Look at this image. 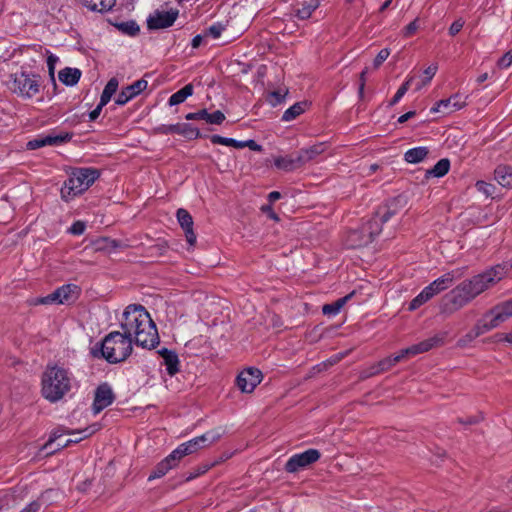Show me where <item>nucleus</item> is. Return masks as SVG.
<instances>
[{"mask_svg": "<svg viewBox=\"0 0 512 512\" xmlns=\"http://www.w3.org/2000/svg\"><path fill=\"white\" fill-rule=\"evenodd\" d=\"M121 328L131 342L143 348L152 349L159 343L157 327L150 314L141 305H129L123 313Z\"/></svg>", "mask_w": 512, "mask_h": 512, "instance_id": "obj_1", "label": "nucleus"}, {"mask_svg": "<svg viewBox=\"0 0 512 512\" xmlns=\"http://www.w3.org/2000/svg\"><path fill=\"white\" fill-rule=\"evenodd\" d=\"M72 373L60 366L47 367L42 376L41 392L45 399L55 403L61 400L72 388Z\"/></svg>", "mask_w": 512, "mask_h": 512, "instance_id": "obj_2", "label": "nucleus"}, {"mask_svg": "<svg viewBox=\"0 0 512 512\" xmlns=\"http://www.w3.org/2000/svg\"><path fill=\"white\" fill-rule=\"evenodd\" d=\"M132 342L129 336L119 331L106 335L99 347V353L109 363H119L126 360L132 352ZM98 350L94 349V356H98Z\"/></svg>", "mask_w": 512, "mask_h": 512, "instance_id": "obj_3", "label": "nucleus"}, {"mask_svg": "<svg viewBox=\"0 0 512 512\" xmlns=\"http://www.w3.org/2000/svg\"><path fill=\"white\" fill-rule=\"evenodd\" d=\"M99 176V171L94 168L74 169L61 188V198L70 201L85 192Z\"/></svg>", "mask_w": 512, "mask_h": 512, "instance_id": "obj_4", "label": "nucleus"}, {"mask_svg": "<svg viewBox=\"0 0 512 512\" xmlns=\"http://www.w3.org/2000/svg\"><path fill=\"white\" fill-rule=\"evenodd\" d=\"M475 298L476 294L469 279L464 280L441 299L439 312L445 316H450Z\"/></svg>", "mask_w": 512, "mask_h": 512, "instance_id": "obj_5", "label": "nucleus"}, {"mask_svg": "<svg viewBox=\"0 0 512 512\" xmlns=\"http://www.w3.org/2000/svg\"><path fill=\"white\" fill-rule=\"evenodd\" d=\"M100 429L98 423H94L79 431L66 430L60 432L55 430L49 437V440L43 445L42 450L47 451V454H52L57 450L65 448L72 443H78L82 439L87 438Z\"/></svg>", "mask_w": 512, "mask_h": 512, "instance_id": "obj_6", "label": "nucleus"}, {"mask_svg": "<svg viewBox=\"0 0 512 512\" xmlns=\"http://www.w3.org/2000/svg\"><path fill=\"white\" fill-rule=\"evenodd\" d=\"M9 89L24 99H31L40 91V76L25 71L10 76Z\"/></svg>", "mask_w": 512, "mask_h": 512, "instance_id": "obj_7", "label": "nucleus"}, {"mask_svg": "<svg viewBox=\"0 0 512 512\" xmlns=\"http://www.w3.org/2000/svg\"><path fill=\"white\" fill-rule=\"evenodd\" d=\"M507 269L503 265H496L485 272L475 275L469 279L476 297L493 287L505 277Z\"/></svg>", "mask_w": 512, "mask_h": 512, "instance_id": "obj_8", "label": "nucleus"}, {"mask_svg": "<svg viewBox=\"0 0 512 512\" xmlns=\"http://www.w3.org/2000/svg\"><path fill=\"white\" fill-rule=\"evenodd\" d=\"M220 437V432L217 430H211L201 436L195 437L185 443L180 444L176 449L173 450V452L180 461L184 456L193 454L199 449L210 446L211 444L218 441Z\"/></svg>", "mask_w": 512, "mask_h": 512, "instance_id": "obj_9", "label": "nucleus"}, {"mask_svg": "<svg viewBox=\"0 0 512 512\" xmlns=\"http://www.w3.org/2000/svg\"><path fill=\"white\" fill-rule=\"evenodd\" d=\"M80 295V288L75 284H66L57 288L51 294L41 297L37 304H69L74 302Z\"/></svg>", "mask_w": 512, "mask_h": 512, "instance_id": "obj_10", "label": "nucleus"}, {"mask_svg": "<svg viewBox=\"0 0 512 512\" xmlns=\"http://www.w3.org/2000/svg\"><path fill=\"white\" fill-rule=\"evenodd\" d=\"M320 457L321 454L317 449H308L302 453L294 454L286 462L285 471L288 473H297L317 462Z\"/></svg>", "mask_w": 512, "mask_h": 512, "instance_id": "obj_11", "label": "nucleus"}, {"mask_svg": "<svg viewBox=\"0 0 512 512\" xmlns=\"http://www.w3.org/2000/svg\"><path fill=\"white\" fill-rule=\"evenodd\" d=\"M446 337V332L436 334L408 348L402 349L400 353L403 355V358L406 359L408 357L427 352L432 348L442 346L445 343Z\"/></svg>", "mask_w": 512, "mask_h": 512, "instance_id": "obj_12", "label": "nucleus"}, {"mask_svg": "<svg viewBox=\"0 0 512 512\" xmlns=\"http://www.w3.org/2000/svg\"><path fill=\"white\" fill-rule=\"evenodd\" d=\"M483 316L489 322L492 329L497 328L501 323L512 317V298L495 305L486 311Z\"/></svg>", "mask_w": 512, "mask_h": 512, "instance_id": "obj_13", "label": "nucleus"}, {"mask_svg": "<svg viewBox=\"0 0 512 512\" xmlns=\"http://www.w3.org/2000/svg\"><path fill=\"white\" fill-rule=\"evenodd\" d=\"M262 380L259 369L248 368L243 370L236 378V385L243 393H251Z\"/></svg>", "mask_w": 512, "mask_h": 512, "instance_id": "obj_14", "label": "nucleus"}, {"mask_svg": "<svg viewBox=\"0 0 512 512\" xmlns=\"http://www.w3.org/2000/svg\"><path fill=\"white\" fill-rule=\"evenodd\" d=\"M178 17V10H156L147 19V26L151 30L164 29L172 26Z\"/></svg>", "mask_w": 512, "mask_h": 512, "instance_id": "obj_15", "label": "nucleus"}, {"mask_svg": "<svg viewBox=\"0 0 512 512\" xmlns=\"http://www.w3.org/2000/svg\"><path fill=\"white\" fill-rule=\"evenodd\" d=\"M156 131L164 135L179 134L186 137L187 139H196L201 136L199 129L188 123H177L170 125L163 124L158 126Z\"/></svg>", "mask_w": 512, "mask_h": 512, "instance_id": "obj_16", "label": "nucleus"}, {"mask_svg": "<svg viewBox=\"0 0 512 512\" xmlns=\"http://www.w3.org/2000/svg\"><path fill=\"white\" fill-rule=\"evenodd\" d=\"M493 330L492 327H490L489 322L486 320L484 316H482L472 327L471 330H469L466 334H464L462 337H460L457 341V347L459 348H466L471 345V343L481 335Z\"/></svg>", "mask_w": 512, "mask_h": 512, "instance_id": "obj_17", "label": "nucleus"}, {"mask_svg": "<svg viewBox=\"0 0 512 512\" xmlns=\"http://www.w3.org/2000/svg\"><path fill=\"white\" fill-rule=\"evenodd\" d=\"M467 97H462L460 94H454L448 99H442L436 102V104L431 108V113L442 112L445 114L452 113L454 111L460 110L466 106Z\"/></svg>", "mask_w": 512, "mask_h": 512, "instance_id": "obj_18", "label": "nucleus"}, {"mask_svg": "<svg viewBox=\"0 0 512 512\" xmlns=\"http://www.w3.org/2000/svg\"><path fill=\"white\" fill-rule=\"evenodd\" d=\"M114 401L112 388L107 383L98 386L95 392L94 402L92 405L93 413L96 415L103 409L111 405Z\"/></svg>", "mask_w": 512, "mask_h": 512, "instance_id": "obj_19", "label": "nucleus"}, {"mask_svg": "<svg viewBox=\"0 0 512 512\" xmlns=\"http://www.w3.org/2000/svg\"><path fill=\"white\" fill-rule=\"evenodd\" d=\"M148 86V82L144 79H139L132 83L131 85L126 86L121 90L116 98V104L125 105L129 100L136 97L142 91H144Z\"/></svg>", "mask_w": 512, "mask_h": 512, "instance_id": "obj_20", "label": "nucleus"}, {"mask_svg": "<svg viewBox=\"0 0 512 512\" xmlns=\"http://www.w3.org/2000/svg\"><path fill=\"white\" fill-rule=\"evenodd\" d=\"M176 216H177V220H178L180 226L182 227V229L185 232V237H186L187 242L191 246H193L196 243V235L193 231L192 216L190 215V213L187 210H185L183 208H180L177 210Z\"/></svg>", "mask_w": 512, "mask_h": 512, "instance_id": "obj_21", "label": "nucleus"}, {"mask_svg": "<svg viewBox=\"0 0 512 512\" xmlns=\"http://www.w3.org/2000/svg\"><path fill=\"white\" fill-rule=\"evenodd\" d=\"M179 459L172 451L165 459L159 462L149 475L148 480L152 481L166 475L171 469L175 468L179 464Z\"/></svg>", "mask_w": 512, "mask_h": 512, "instance_id": "obj_22", "label": "nucleus"}, {"mask_svg": "<svg viewBox=\"0 0 512 512\" xmlns=\"http://www.w3.org/2000/svg\"><path fill=\"white\" fill-rule=\"evenodd\" d=\"M401 208V199L393 198L385 205L380 206L375 212L374 216L382 223H386L391 217L396 215Z\"/></svg>", "mask_w": 512, "mask_h": 512, "instance_id": "obj_23", "label": "nucleus"}, {"mask_svg": "<svg viewBox=\"0 0 512 512\" xmlns=\"http://www.w3.org/2000/svg\"><path fill=\"white\" fill-rule=\"evenodd\" d=\"M70 139V136L68 134L65 135H47V136H40L38 138H35L27 143V148L34 150L38 149L44 146H53V145H59L61 143L66 142Z\"/></svg>", "mask_w": 512, "mask_h": 512, "instance_id": "obj_24", "label": "nucleus"}, {"mask_svg": "<svg viewBox=\"0 0 512 512\" xmlns=\"http://www.w3.org/2000/svg\"><path fill=\"white\" fill-rule=\"evenodd\" d=\"M464 273L465 268H456L435 279L433 283L438 287V291L441 293L451 287L455 280L461 279Z\"/></svg>", "mask_w": 512, "mask_h": 512, "instance_id": "obj_25", "label": "nucleus"}, {"mask_svg": "<svg viewBox=\"0 0 512 512\" xmlns=\"http://www.w3.org/2000/svg\"><path fill=\"white\" fill-rule=\"evenodd\" d=\"M439 293L440 292L438 291V287H436L435 284L431 282L415 298L411 300L409 303V310L414 311L418 309L420 306L428 302Z\"/></svg>", "mask_w": 512, "mask_h": 512, "instance_id": "obj_26", "label": "nucleus"}, {"mask_svg": "<svg viewBox=\"0 0 512 512\" xmlns=\"http://www.w3.org/2000/svg\"><path fill=\"white\" fill-rule=\"evenodd\" d=\"M158 354L162 357L163 364L166 366L167 373L170 376H174L179 372L180 361L174 350L161 348L158 350Z\"/></svg>", "mask_w": 512, "mask_h": 512, "instance_id": "obj_27", "label": "nucleus"}, {"mask_svg": "<svg viewBox=\"0 0 512 512\" xmlns=\"http://www.w3.org/2000/svg\"><path fill=\"white\" fill-rule=\"evenodd\" d=\"M274 165L278 169L284 171H293L295 169L302 167L303 163L301 157L299 156V153L296 152L295 154L276 157L274 159Z\"/></svg>", "mask_w": 512, "mask_h": 512, "instance_id": "obj_28", "label": "nucleus"}, {"mask_svg": "<svg viewBox=\"0 0 512 512\" xmlns=\"http://www.w3.org/2000/svg\"><path fill=\"white\" fill-rule=\"evenodd\" d=\"M382 225L383 224L375 216L364 223L362 226L364 227V232L367 233L365 234L363 241H360V244H370L382 231Z\"/></svg>", "mask_w": 512, "mask_h": 512, "instance_id": "obj_29", "label": "nucleus"}, {"mask_svg": "<svg viewBox=\"0 0 512 512\" xmlns=\"http://www.w3.org/2000/svg\"><path fill=\"white\" fill-rule=\"evenodd\" d=\"M81 75L82 73L78 68L66 67L60 70L58 77L63 84L67 86H74L80 80Z\"/></svg>", "mask_w": 512, "mask_h": 512, "instance_id": "obj_30", "label": "nucleus"}, {"mask_svg": "<svg viewBox=\"0 0 512 512\" xmlns=\"http://www.w3.org/2000/svg\"><path fill=\"white\" fill-rule=\"evenodd\" d=\"M318 0L303 1L298 4L295 9V15L300 20H306L311 17L312 13L318 8Z\"/></svg>", "mask_w": 512, "mask_h": 512, "instance_id": "obj_31", "label": "nucleus"}, {"mask_svg": "<svg viewBox=\"0 0 512 512\" xmlns=\"http://www.w3.org/2000/svg\"><path fill=\"white\" fill-rule=\"evenodd\" d=\"M326 149L325 143H318L308 148H302L298 151L303 165L315 159L318 155L322 154Z\"/></svg>", "mask_w": 512, "mask_h": 512, "instance_id": "obj_32", "label": "nucleus"}, {"mask_svg": "<svg viewBox=\"0 0 512 512\" xmlns=\"http://www.w3.org/2000/svg\"><path fill=\"white\" fill-rule=\"evenodd\" d=\"M83 6L91 11L105 12L110 10L116 0H77Z\"/></svg>", "mask_w": 512, "mask_h": 512, "instance_id": "obj_33", "label": "nucleus"}, {"mask_svg": "<svg viewBox=\"0 0 512 512\" xmlns=\"http://www.w3.org/2000/svg\"><path fill=\"white\" fill-rule=\"evenodd\" d=\"M52 490H46L36 500L30 502L20 512H39L43 505L48 506L51 504L50 494Z\"/></svg>", "mask_w": 512, "mask_h": 512, "instance_id": "obj_34", "label": "nucleus"}, {"mask_svg": "<svg viewBox=\"0 0 512 512\" xmlns=\"http://www.w3.org/2000/svg\"><path fill=\"white\" fill-rule=\"evenodd\" d=\"M428 153L429 150L426 147H415L405 152L404 159L408 163L416 164L422 162L427 157Z\"/></svg>", "mask_w": 512, "mask_h": 512, "instance_id": "obj_35", "label": "nucleus"}, {"mask_svg": "<svg viewBox=\"0 0 512 512\" xmlns=\"http://www.w3.org/2000/svg\"><path fill=\"white\" fill-rule=\"evenodd\" d=\"M353 293L348 294L342 298L337 299L333 303L325 304L322 307V312L327 316H335L337 315L342 307L347 303V301L352 297Z\"/></svg>", "mask_w": 512, "mask_h": 512, "instance_id": "obj_36", "label": "nucleus"}, {"mask_svg": "<svg viewBox=\"0 0 512 512\" xmlns=\"http://www.w3.org/2000/svg\"><path fill=\"white\" fill-rule=\"evenodd\" d=\"M193 94V85L187 84L174 94H172L168 100L170 106L178 105L183 103L189 96Z\"/></svg>", "mask_w": 512, "mask_h": 512, "instance_id": "obj_37", "label": "nucleus"}, {"mask_svg": "<svg viewBox=\"0 0 512 512\" xmlns=\"http://www.w3.org/2000/svg\"><path fill=\"white\" fill-rule=\"evenodd\" d=\"M393 366L394 365L390 357H386L369 367V369L365 372V377H371L383 373L391 369Z\"/></svg>", "mask_w": 512, "mask_h": 512, "instance_id": "obj_38", "label": "nucleus"}, {"mask_svg": "<svg viewBox=\"0 0 512 512\" xmlns=\"http://www.w3.org/2000/svg\"><path fill=\"white\" fill-rule=\"evenodd\" d=\"M118 85V80L114 77L107 82L100 97V103L102 105L105 106L111 100V97L116 93L118 89Z\"/></svg>", "mask_w": 512, "mask_h": 512, "instance_id": "obj_39", "label": "nucleus"}, {"mask_svg": "<svg viewBox=\"0 0 512 512\" xmlns=\"http://www.w3.org/2000/svg\"><path fill=\"white\" fill-rule=\"evenodd\" d=\"M307 106L306 102H297L289 107L282 115V121L289 122L304 113Z\"/></svg>", "mask_w": 512, "mask_h": 512, "instance_id": "obj_40", "label": "nucleus"}, {"mask_svg": "<svg viewBox=\"0 0 512 512\" xmlns=\"http://www.w3.org/2000/svg\"><path fill=\"white\" fill-rule=\"evenodd\" d=\"M450 168V161L447 158L440 159L432 169L427 170V177H442L446 175Z\"/></svg>", "mask_w": 512, "mask_h": 512, "instance_id": "obj_41", "label": "nucleus"}, {"mask_svg": "<svg viewBox=\"0 0 512 512\" xmlns=\"http://www.w3.org/2000/svg\"><path fill=\"white\" fill-rule=\"evenodd\" d=\"M367 232H364V227L361 226L357 230L351 231L347 236V245L351 248H359L366 246L367 244H360V241H363V238L365 237V234Z\"/></svg>", "mask_w": 512, "mask_h": 512, "instance_id": "obj_42", "label": "nucleus"}, {"mask_svg": "<svg viewBox=\"0 0 512 512\" xmlns=\"http://www.w3.org/2000/svg\"><path fill=\"white\" fill-rule=\"evenodd\" d=\"M210 140L213 144L231 146L236 149H243L242 141H238L233 138H227L220 135H212L210 137Z\"/></svg>", "mask_w": 512, "mask_h": 512, "instance_id": "obj_43", "label": "nucleus"}, {"mask_svg": "<svg viewBox=\"0 0 512 512\" xmlns=\"http://www.w3.org/2000/svg\"><path fill=\"white\" fill-rule=\"evenodd\" d=\"M115 26L119 31L129 36L137 35L140 30L139 25L133 20L117 23Z\"/></svg>", "mask_w": 512, "mask_h": 512, "instance_id": "obj_44", "label": "nucleus"}, {"mask_svg": "<svg viewBox=\"0 0 512 512\" xmlns=\"http://www.w3.org/2000/svg\"><path fill=\"white\" fill-rule=\"evenodd\" d=\"M495 177L500 185L508 186L510 185V182L507 180V178L512 177L511 169L507 166H499L495 170Z\"/></svg>", "mask_w": 512, "mask_h": 512, "instance_id": "obj_45", "label": "nucleus"}, {"mask_svg": "<svg viewBox=\"0 0 512 512\" xmlns=\"http://www.w3.org/2000/svg\"><path fill=\"white\" fill-rule=\"evenodd\" d=\"M437 70H438V65L437 64H431L429 67H427L424 70V79L417 84L416 90L419 91L424 86H426L428 83H430L432 78L435 76Z\"/></svg>", "mask_w": 512, "mask_h": 512, "instance_id": "obj_46", "label": "nucleus"}, {"mask_svg": "<svg viewBox=\"0 0 512 512\" xmlns=\"http://www.w3.org/2000/svg\"><path fill=\"white\" fill-rule=\"evenodd\" d=\"M414 80L413 76H410L407 78V80L399 87L395 95L390 101V106L395 105L400 101V99L405 95V93L408 91L412 81Z\"/></svg>", "mask_w": 512, "mask_h": 512, "instance_id": "obj_47", "label": "nucleus"}, {"mask_svg": "<svg viewBox=\"0 0 512 512\" xmlns=\"http://www.w3.org/2000/svg\"><path fill=\"white\" fill-rule=\"evenodd\" d=\"M225 30V26L222 23H214L204 33L205 36H211L214 39L220 37L221 33Z\"/></svg>", "mask_w": 512, "mask_h": 512, "instance_id": "obj_48", "label": "nucleus"}, {"mask_svg": "<svg viewBox=\"0 0 512 512\" xmlns=\"http://www.w3.org/2000/svg\"><path fill=\"white\" fill-rule=\"evenodd\" d=\"M475 187L479 192L483 193L487 197L492 196L495 191V186L485 181H477Z\"/></svg>", "mask_w": 512, "mask_h": 512, "instance_id": "obj_49", "label": "nucleus"}, {"mask_svg": "<svg viewBox=\"0 0 512 512\" xmlns=\"http://www.w3.org/2000/svg\"><path fill=\"white\" fill-rule=\"evenodd\" d=\"M225 120V115L217 110L213 113H208V116H207V123L209 124H216V125H220L222 124V122Z\"/></svg>", "mask_w": 512, "mask_h": 512, "instance_id": "obj_50", "label": "nucleus"}, {"mask_svg": "<svg viewBox=\"0 0 512 512\" xmlns=\"http://www.w3.org/2000/svg\"><path fill=\"white\" fill-rule=\"evenodd\" d=\"M512 64V50L505 53L497 62L500 69H507Z\"/></svg>", "mask_w": 512, "mask_h": 512, "instance_id": "obj_51", "label": "nucleus"}, {"mask_svg": "<svg viewBox=\"0 0 512 512\" xmlns=\"http://www.w3.org/2000/svg\"><path fill=\"white\" fill-rule=\"evenodd\" d=\"M390 50L388 48H384L379 51L377 56L374 59L373 65L375 68H378L382 65V63L389 57Z\"/></svg>", "mask_w": 512, "mask_h": 512, "instance_id": "obj_52", "label": "nucleus"}, {"mask_svg": "<svg viewBox=\"0 0 512 512\" xmlns=\"http://www.w3.org/2000/svg\"><path fill=\"white\" fill-rule=\"evenodd\" d=\"M208 111L206 109H201L197 112L188 113L185 116L186 120H204L207 121Z\"/></svg>", "mask_w": 512, "mask_h": 512, "instance_id": "obj_53", "label": "nucleus"}, {"mask_svg": "<svg viewBox=\"0 0 512 512\" xmlns=\"http://www.w3.org/2000/svg\"><path fill=\"white\" fill-rule=\"evenodd\" d=\"M86 229V224L82 221H76L69 228V232L73 235H82Z\"/></svg>", "mask_w": 512, "mask_h": 512, "instance_id": "obj_54", "label": "nucleus"}, {"mask_svg": "<svg viewBox=\"0 0 512 512\" xmlns=\"http://www.w3.org/2000/svg\"><path fill=\"white\" fill-rule=\"evenodd\" d=\"M285 94H281L279 91H273L269 94V102L272 106L280 104L284 100Z\"/></svg>", "mask_w": 512, "mask_h": 512, "instance_id": "obj_55", "label": "nucleus"}, {"mask_svg": "<svg viewBox=\"0 0 512 512\" xmlns=\"http://www.w3.org/2000/svg\"><path fill=\"white\" fill-rule=\"evenodd\" d=\"M464 23L465 22L462 19H457L456 21H454L449 27V34L451 36H455L456 34H458L463 28Z\"/></svg>", "mask_w": 512, "mask_h": 512, "instance_id": "obj_56", "label": "nucleus"}, {"mask_svg": "<svg viewBox=\"0 0 512 512\" xmlns=\"http://www.w3.org/2000/svg\"><path fill=\"white\" fill-rule=\"evenodd\" d=\"M59 61V58L53 54H51L48 58H47V66H48V70H49V74L51 76V78L54 80V70H55V65L56 63Z\"/></svg>", "mask_w": 512, "mask_h": 512, "instance_id": "obj_57", "label": "nucleus"}, {"mask_svg": "<svg viewBox=\"0 0 512 512\" xmlns=\"http://www.w3.org/2000/svg\"><path fill=\"white\" fill-rule=\"evenodd\" d=\"M418 29V25H417V19L410 22L405 28H404V31H403V34L405 37H410L411 35H413Z\"/></svg>", "mask_w": 512, "mask_h": 512, "instance_id": "obj_58", "label": "nucleus"}, {"mask_svg": "<svg viewBox=\"0 0 512 512\" xmlns=\"http://www.w3.org/2000/svg\"><path fill=\"white\" fill-rule=\"evenodd\" d=\"M103 107H104V105H102L99 102V104L96 106V108L89 113V120L95 121L99 117Z\"/></svg>", "mask_w": 512, "mask_h": 512, "instance_id": "obj_59", "label": "nucleus"}, {"mask_svg": "<svg viewBox=\"0 0 512 512\" xmlns=\"http://www.w3.org/2000/svg\"><path fill=\"white\" fill-rule=\"evenodd\" d=\"M243 148L248 147L253 151H260L261 146L257 144L254 140H246L242 141Z\"/></svg>", "mask_w": 512, "mask_h": 512, "instance_id": "obj_60", "label": "nucleus"}, {"mask_svg": "<svg viewBox=\"0 0 512 512\" xmlns=\"http://www.w3.org/2000/svg\"><path fill=\"white\" fill-rule=\"evenodd\" d=\"M366 73H367V68H365L361 74H360V85H359V95L362 97L363 96V93H364V87H365V82H366Z\"/></svg>", "mask_w": 512, "mask_h": 512, "instance_id": "obj_61", "label": "nucleus"}, {"mask_svg": "<svg viewBox=\"0 0 512 512\" xmlns=\"http://www.w3.org/2000/svg\"><path fill=\"white\" fill-rule=\"evenodd\" d=\"M416 114L415 111H409L403 115H401L399 118H398V123L400 124H403L405 123L406 121H408L409 119H411L412 117H414Z\"/></svg>", "mask_w": 512, "mask_h": 512, "instance_id": "obj_62", "label": "nucleus"}, {"mask_svg": "<svg viewBox=\"0 0 512 512\" xmlns=\"http://www.w3.org/2000/svg\"><path fill=\"white\" fill-rule=\"evenodd\" d=\"M495 337L498 338V341H506L508 343H512V333L497 334Z\"/></svg>", "mask_w": 512, "mask_h": 512, "instance_id": "obj_63", "label": "nucleus"}, {"mask_svg": "<svg viewBox=\"0 0 512 512\" xmlns=\"http://www.w3.org/2000/svg\"><path fill=\"white\" fill-rule=\"evenodd\" d=\"M202 41H203V36L202 35H196L192 39L191 45H192L193 48H198L202 44Z\"/></svg>", "mask_w": 512, "mask_h": 512, "instance_id": "obj_64", "label": "nucleus"}]
</instances>
